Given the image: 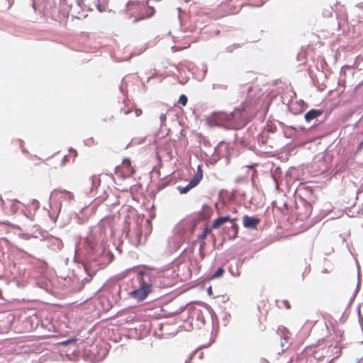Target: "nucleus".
I'll return each mask as SVG.
<instances>
[{"mask_svg":"<svg viewBox=\"0 0 363 363\" xmlns=\"http://www.w3.org/2000/svg\"><path fill=\"white\" fill-rule=\"evenodd\" d=\"M72 341V340H67V341L65 342V344L69 343V342H71Z\"/></svg>","mask_w":363,"mask_h":363,"instance_id":"nucleus-24","label":"nucleus"},{"mask_svg":"<svg viewBox=\"0 0 363 363\" xmlns=\"http://www.w3.org/2000/svg\"><path fill=\"white\" fill-rule=\"evenodd\" d=\"M37 160L38 161V164H41L43 162V160L40 158H37Z\"/></svg>","mask_w":363,"mask_h":363,"instance_id":"nucleus-23","label":"nucleus"},{"mask_svg":"<svg viewBox=\"0 0 363 363\" xmlns=\"http://www.w3.org/2000/svg\"><path fill=\"white\" fill-rule=\"evenodd\" d=\"M131 110L130 109H128V110H126V111H124V114H128L129 113H130Z\"/></svg>","mask_w":363,"mask_h":363,"instance_id":"nucleus-22","label":"nucleus"},{"mask_svg":"<svg viewBox=\"0 0 363 363\" xmlns=\"http://www.w3.org/2000/svg\"><path fill=\"white\" fill-rule=\"evenodd\" d=\"M187 101H188V99L184 94H182L179 96V103L181 105L186 106L187 104Z\"/></svg>","mask_w":363,"mask_h":363,"instance_id":"nucleus-15","label":"nucleus"},{"mask_svg":"<svg viewBox=\"0 0 363 363\" xmlns=\"http://www.w3.org/2000/svg\"><path fill=\"white\" fill-rule=\"evenodd\" d=\"M160 119L161 121V125H164L166 122V114L165 113H161L160 116Z\"/></svg>","mask_w":363,"mask_h":363,"instance_id":"nucleus-16","label":"nucleus"},{"mask_svg":"<svg viewBox=\"0 0 363 363\" xmlns=\"http://www.w3.org/2000/svg\"><path fill=\"white\" fill-rule=\"evenodd\" d=\"M121 168L123 169V175L125 177H130L135 174V169L131 166V162L129 159H124L123 160ZM119 169L120 167H116V173H118Z\"/></svg>","mask_w":363,"mask_h":363,"instance_id":"nucleus-6","label":"nucleus"},{"mask_svg":"<svg viewBox=\"0 0 363 363\" xmlns=\"http://www.w3.org/2000/svg\"><path fill=\"white\" fill-rule=\"evenodd\" d=\"M199 184L198 182L194 181L193 179L189 182V184L185 186H179L178 190L180 194H186L190 189L196 186Z\"/></svg>","mask_w":363,"mask_h":363,"instance_id":"nucleus-10","label":"nucleus"},{"mask_svg":"<svg viewBox=\"0 0 363 363\" xmlns=\"http://www.w3.org/2000/svg\"><path fill=\"white\" fill-rule=\"evenodd\" d=\"M224 269L223 267L218 268L212 276V279H217L223 276Z\"/></svg>","mask_w":363,"mask_h":363,"instance_id":"nucleus-14","label":"nucleus"},{"mask_svg":"<svg viewBox=\"0 0 363 363\" xmlns=\"http://www.w3.org/2000/svg\"><path fill=\"white\" fill-rule=\"evenodd\" d=\"M282 304L284 305V306L286 308V309H290L291 308V305L289 303V302L287 301V300H284L282 301Z\"/></svg>","mask_w":363,"mask_h":363,"instance_id":"nucleus-17","label":"nucleus"},{"mask_svg":"<svg viewBox=\"0 0 363 363\" xmlns=\"http://www.w3.org/2000/svg\"><path fill=\"white\" fill-rule=\"evenodd\" d=\"M242 222L245 228L255 229L257 228V225L260 223V219L257 217L245 216L243 217Z\"/></svg>","mask_w":363,"mask_h":363,"instance_id":"nucleus-7","label":"nucleus"},{"mask_svg":"<svg viewBox=\"0 0 363 363\" xmlns=\"http://www.w3.org/2000/svg\"><path fill=\"white\" fill-rule=\"evenodd\" d=\"M202 178H203V170H202L201 166L199 165L197 167V172L192 179L199 184V182L201 181Z\"/></svg>","mask_w":363,"mask_h":363,"instance_id":"nucleus-12","label":"nucleus"},{"mask_svg":"<svg viewBox=\"0 0 363 363\" xmlns=\"http://www.w3.org/2000/svg\"><path fill=\"white\" fill-rule=\"evenodd\" d=\"M61 161H62L61 165H63L66 162L69 161L68 156H67V155L63 156V157L61 158Z\"/></svg>","mask_w":363,"mask_h":363,"instance_id":"nucleus-18","label":"nucleus"},{"mask_svg":"<svg viewBox=\"0 0 363 363\" xmlns=\"http://www.w3.org/2000/svg\"><path fill=\"white\" fill-rule=\"evenodd\" d=\"M128 10L135 17V21L143 20L151 17L154 13L153 7L146 3L140 1H130L128 4Z\"/></svg>","mask_w":363,"mask_h":363,"instance_id":"nucleus-3","label":"nucleus"},{"mask_svg":"<svg viewBox=\"0 0 363 363\" xmlns=\"http://www.w3.org/2000/svg\"><path fill=\"white\" fill-rule=\"evenodd\" d=\"M172 48L174 50V51H179L182 50V48L179 47H173Z\"/></svg>","mask_w":363,"mask_h":363,"instance_id":"nucleus-21","label":"nucleus"},{"mask_svg":"<svg viewBox=\"0 0 363 363\" xmlns=\"http://www.w3.org/2000/svg\"><path fill=\"white\" fill-rule=\"evenodd\" d=\"M97 9L101 13L104 12L105 11V8L104 6H102L101 5H100V4L97 5Z\"/></svg>","mask_w":363,"mask_h":363,"instance_id":"nucleus-19","label":"nucleus"},{"mask_svg":"<svg viewBox=\"0 0 363 363\" xmlns=\"http://www.w3.org/2000/svg\"><path fill=\"white\" fill-rule=\"evenodd\" d=\"M213 209L209 206H203L201 211L199 212V217L201 219L207 220L211 217Z\"/></svg>","mask_w":363,"mask_h":363,"instance_id":"nucleus-8","label":"nucleus"},{"mask_svg":"<svg viewBox=\"0 0 363 363\" xmlns=\"http://www.w3.org/2000/svg\"><path fill=\"white\" fill-rule=\"evenodd\" d=\"M77 155V152L76 151H74V157H75Z\"/></svg>","mask_w":363,"mask_h":363,"instance_id":"nucleus-25","label":"nucleus"},{"mask_svg":"<svg viewBox=\"0 0 363 363\" xmlns=\"http://www.w3.org/2000/svg\"><path fill=\"white\" fill-rule=\"evenodd\" d=\"M212 231L211 228L210 227H206L203 231V233L199 235L198 238L201 240H205L207 235L210 233Z\"/></svg>","mask_w":363,"mask_h":363,"instance_id":"nucleus-13","label":"nucleus"},{"mask_svg":"<svg viewBox=\"0 0 363 363\" xmlns=\"http://www.w3.org/2000/svg\"><path fill=\"white\" fill-rule=\"evenodd\" d=\"M235 219L231 218L230 216H220L213 220L210 228H211V230L217 229L226 222H230L232 223L230 230L233 232V234L230 235V238L235 239L238 236L239 229L238 225L235 223Z\"/></svg>","mask_w":363,"mask_h":363,"instance_id":"nucleus-5","label":"nucleus"},{"mask_svg":"<svg viewBox=\"0 0 363 363\" xmlns=\"http://www.w3.org/2000/svg\"><path fill=\"white\" fill-rule=\"evenodd\" d=\"M138 287L129 292L130 297L138 301H143L152 291V282L150 277L147 273L140 272L137 277Z\"/></svg>","mask_w":363,"mask_h":363,"instance_id":"nucleus-1","label":"nucleus"},{"mask_svg":"<svg viewBox=\"0 0 363 363\" xmlns=\"http://www.w3.org/2000/svg\"><path fill=\"white\" fill-rule=\"evenodd\" d=\"M323 113V111L320 110H316V109H312L308 111L305 116V120L308 122L311 121L312 120L318 118Z\"/></svg>","mask_w":363,"mask_h":363,"instance_id":"nucleus-9","label":"nucleus"},{"mask_svg":"<svg viewBox=\"0 0 363 363\" xmlns=\"http://www.w3.org/2000/svg\"><path fill=\"white\" fill-rule=\"evenodd\" d=\"M55 193H59L60 194H61L60 196V199L67 198L69 201H72L74 199V194H73V193H72L70 191H68L66 190H62V191H56Z\"/></svg>","mask_w":363,"mask_h":363,"instance_id":"nucleus-11","label":"nucleus"},{"mask_svg":"<svg viewBox=\"0 0 363 363\" xmlns=\"http://www.w3.org/2000/svg\"><path fill=\"white\" fill-rule=\"evenodd\" d=\"M20 203L16 199L3 200L0 196V216H13L19 208Z\"/></svg>","mask_w":363,"mask_h":363,"instance_id":"nucleus-4","label":"nucleus"},{"mask_svg":"<svg viewBox=\"0 0 363 363\" xmlns=\"http://www.w3.org/2000/svg\"><path fill=\"white\" fill-rule=\"evenodd\" d=\"M233 113H227L225 112H214L208 116L206 122L210 127H220L226 129H233L235 126L233 123Z\"/></svg>","mask_w":363,"mask_h":363,"instance_id":"nucleus-2","label":"nucleus"},{"mask_svg":"<svg viewBox=\"0 0 363 363\" xmlns=\"http://www.w3.org/2000/svg\"><path fill=\"white\" fill-rule=\"evenodd\" d=\"M135 113H136V116H140L141 113H142V111L141 110H139V109H136L135 110Z\"/></svg>","mask_w":363,"mask_h":363,"instance_id":"nucleus-20","label":"nucleus"}]
</instances>
